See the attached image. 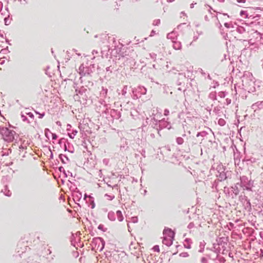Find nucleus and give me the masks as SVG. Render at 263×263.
<instances>
[{
    "instance_id": "f257e3e1",
    "label": "nucleus",
    "mask_w": 263,
    "mask_h": 263,
    "mask_svg": "<svg viewBox=\"0 0 263 263\" xmlns=\"http://www.w3.org/2000/svg\"><path fill=\"white\" fill-rule=\"evenodd\" d=\"M252 74L249 72L245 73L242 78L243 89L249 92L255 90L254 81L252 79Z\"/></svg>"
},
{
    "instance_id": "f03ea898",
    "label": "nucleus",
    "mask_w": 263,
    "mask_h": 263,
    "mask_svg": "<svg viewBox=\"0 0 263 263\" xmlns=\"http://www.w3.org/2000/svg\"><path fill=\"white\" fill-rule=\"evenodd\" d=\"M104 66L105 67V78L106 79L110 77L113 72L118 70L117 63L114 59L108 60Z\"/></svg>"
},
{
    "instance_id": "7ed1b4c3",
    "label": "nucleus",
    "mask_w": 263,
    "mask_h": 263,
    "mask_svg": "<svg viewBox=\"0 0 263 263\" xmlns=\"http://www.w3.org/2000/svg\"><path fill=\"white\" fill-rule=\"evenodd\" d=\"M77 84L74 83L73 87L75 88L76 95L74 96L75 99H82L83 101H86L88 99V95L89 94V89H87L84 86L79 88L77 86Z\"/></svg>"
},
{
    "instance_id": "20e7f679",
    "label": "nucleus",
    "mask_w": 263,
    "mask_h": 263,
    "mask_svg": "<svg viewBox=\"0 0 263 263\" xmlns=\"http://www.w3.org/2000/svg\"><path fill=\"white\" fill-rule=\"evenodd\" d=\"M98 67V66L95 64H90L85 66L84 64H82L79 69V73L81 76H91Z\"/></svg>"
},
{
    "instance_id": "39448f33",
    "label": "nucleus",
    "mask_w": 263,
    "mask_h": 263,
    "mask_svg": "<svg viewBox=\"0 0 263 263\" xmlns=\"http://www.w3.org/2000/svg\"><path fill=\"white\" fill-rule=\"evenodd\" d=\"M240 182L239 183V187L242 188L243 190L248 191H252L254 181L249 179L246 176H242L240 178Z\"/></svg>"
},
{
    "instance_id": "423d86ee",
    "label": "nucleus",
    "mask_w": 263,
    "mask_h": 263,
    "mask_svg": "<svg viewBox=\"0 0 263 263\" xmlns=\"http://www.w3.org/2000/svg\"><path fill=\"white\" fill-rule=\"evenodd\" d=\"M1 135L3 139L7 142H12L15 139V136L16 138L17 137L16 132L13 130L10 129L8 127L6 128L5 130L3 132Z\"/></svg>"
},
{
    "instance_id": "0eeeda50",
    "label": "nucleus",
    "mask_w": 263,
    "mask_h": 263,
    "mask_svg": "<svg viewBox=\"0 0 263 263\" xmlns=\"http://www.w3.org/2000/svg\"><path fill=\"white\" fill-rule=\"evenodd\" d=\"M91 243L93 248L99 250V252H101L103 250L105 245V241L101 237L93 238Z\"/></svg>"
},
{
    "instance_id": "6e6552de",
    "label": "nucleus",
    "mask_w": 263,
    "mask_h": 263,
    "mask_svg": "<svg viewBox=\"0 0 263 263\" xmlns=\"http://www.w3.org/2000/svg\"><path fill=\"white\" fill-rule=\"evenodd\" d=\"M147 92L146 88L143 86H139L137 88L132 89L133 98L137 99L142 95H145Z\"/></svg>"
},
{
    "instance_id": "1a4fd4ad",
    "label": "nucleus",
    "mask_w": 263,
    "mask_h": 263,
    "mask_svg": "<svg viewBox=\"0 0 263 263\" xmlns=\"http://www.w3.org/2000/svg\"><path fill=\"white\" fill-rule=\"evenodd\" d=\"M59 144L61 148H63L64 151H68L71 153L74 152V148L69 142L67 139L61 138L59 140Z\"/></svg>"
},
{
    "instance_id": "9d476101",
    "label": "nucleus",
    "mask_w": 263,
    "mask_h": 263,
    "mask_svg": "<svg viewBox=\"0 0 263 263\" xmlns=\"http://www.w3.org/2000/svg\"><path fill=\"white\" fill-rule=\"evenodd\" d=\"M105 107H110L109 101L104 100V99L100 98L96 105V111L99 113H101V111H102V109Z\"/></svg>"
},
{
    "instance_id": "9b49d317",
    "label": "nucleus",
    "mask_w": 263,
    "mask_h": 263,
    "mask_svg": "<svg viewBox=\"0 0 263 263\" xmlns=\"http://www.w3.org/2000/svg\"><path fill=\"white\" fill-rule=\"evenodd\" d=\"M239 200L242 204L244 209L248 211H250L251 210V202L249 199H248V197L245 195L244 193H242L239 196Z\"/></svg>"
},
{
    "instance_id": "f8f14e48",
    "label": "nucleus",
    "mask_w": 263,
    "mask_h": 263,
    "mask_svg": "<svg viewBox=\"0 0 263 263\" xmlns=\"http://www.w3.org/2000/svg\"><path fill=\"white\" fill-rule=\"evenodd\" d=\"M172 127L171 123L165 120L164 119L161 120H158V125L156 126L155 128L158 131V133L159 134V130L163 128H166L168 129Z\"/></svg>"
},
{
    "instance_id": "ddd939ff",
    "label": "nucleus",
    "mask_w": 263,
    "mask_h": 263,
    "mask_svg": "<svg viewBox=\"0 0 263 263\" xmlns=\"http://www.w3.org/2000/svg\"><path fill=\"white\" fill-rule=\"evenodd\" d=\"M239 183L238 182L234 184L233 186H232L230 187L231 189V194H230V197L232 198H235L237 197V196L239 194V193L240 192L239 189Z\"/></svg>"
},
{
    "instance_id": "4468645a",
    "label": "nucleus",
    "mask_w": 263,
    "mask_h": 263,
    "mask_svg": "<svg viewBox=\"0 0 263 263\" xmlns=\"http://www.w3.org/2000/svg\"><path fill=\"white\" fill-rule=\"evenodd\" d=\"M72 196L73 197V200L78 206H81L79 203H78V201H80L82 197V193L76 188L74 191L72 192Z\"/></svg>"
},
{
    "instance_id": "2eb2a0df",
    "label": "nucleus",
    "mask_w": 263,
    "mask_h": 263,
    "mask_svg": "<svg viewBox=\"0 0 263 263\" xmlns=\"http://www.w3.org/2000/svg\"><path fill=\"white\" fill-rule=\"evenodd\" d=\"M163 233L165 236L170 238H173V239H174L175 233L172 231L171 229L168 228H165Z\"/></svg>"
},
{
    "instance_id": "dca6fc26",
    "label": "nucleus",
    "mask_w": 263,
    "mask_h": 263,
    "mask_svg": "<svg viewBox=\"0 0 263 263\" xmlns=\"http://www.w3.org/2000/svg\"><path fill=\"white\" fill-rule=\"evenodd\" d=\"M110 115L114 119L118 120L120 118L121 114L120 111L115 109H112L110 110Z\"/></svg>"
},
{
    "instance_id": "f3484780",
    "label": "nucleus",
    "mask_w": 263,
    "mask_h": 263,
    "mask_svg": "<svg viewBox=\"0 0 263 263\" xmlns=\"http://www.w3.org/2000/svg\"><path fill=\"white\" fill-rule=\"evenodd\" d=\"M145 123L147 124L151 125L153 128H155L156 126L158 125V120H156L154 117L153 118H146Z\"/></svg>"
},
{
    "instance_id": "a211bd4d",
    "label": "nucleus",
    "mask_w": 263,
    "mask_h": 263,
    "mask_svg": "<svg viewBox=\"0 0 263 263\" xmlns=\"http://www.w3.org/2000/svg\"><path fill=\"white\" fill-rule=\"evenodd\" d=\"M121 143L119 145L120 151L123 152L127 150L128 148V146H127L128 143L126 139L121 138Z\"/></svg>"
},
{
    "instance_id": "6ab92c4d",
    "label": "nucleus",
    "mask_w": 263,
    "mask_h": 263,
    "mask_svg": "<svg viewBox=\"0 0 263 263\" xmlns=\"http://www.w3.org/2000/svg\"><path fill=\"white\" fill-rule=\"evenodd\" d=\"M107 93H108V89L107 88L102 86L101 88V90L100 92V95L101 98L104 99V100H107Z\"/></svg>"
},
{
    "instance_id": "aec40b11",
    "label": "nucleus",
    "mask_w": 263,
    "mask_h": 263,
    "mask_svg": "<svg viewBox=\"0 0 263 263\" xmlns=\"http://www.w3.org/2000/svg\"><path fill=\"white\" fill-rule=\"evenodd\" d=\"M174 239H173V238H170L167 237L166 236H164L163 240H162V242L164 245H165L168 247H170L172 245Z\"/></svg>"
},
{
    "instance_id": "412c9836",
    "label": "nucleus",
    "mask_w": 263,
    "mask_h": 263,
    "mask_svg": "<svg viewBox=\"0 0 263 263\" xmlns=\"http://www.w3.org/2000/svg\"><path fill=\"white\" fill-rule=\"evenodd\" d=\"M59 158L63 164H66L69 162V159L66 155L61 154L59 155Z\"/></svg>"
},
{
    "instance_id": "4be33fe9",
    "label": "nucleus",
    "mask_w": 263,
    "mask_h": 263,
    "mask_svg": "<svg viewBox=\"0 0 263 263\" xmlns=\"http://www.w3.org/2000/svg\"><path fill=\"white\" fill-rule=\"evenodd\" d=\"M235 28H236L235 30L240 34H245L247 33L246 32V29L243 27L240 26H237Z\"/></svg>"
},
{
    "instance_id": "5701e85b",
    "label": "nucleus",
    "mask_w": 263,
    "mask_h": 263,
    "mask_svg": "<svg viewBox=\"0 0 263 263\" xmlns=\"http://www.w3.org/2000/svg\"><path fill=\"white\" fill-rule=\"evenodd\" d=\"M173 43V48L176 50H180L181 48V43L179 41H172Z\"/></svg>"
},
{
    "instance_id": "b1692460",
    "label": "nucleus",
    "mask_w": 263,
    "mask_h": 263,
    "mask_svg": "<svg viewBox=\"0 0 263 263\" xmlns=\"http://www.w3.org/2000/svg\"><path fill=\"white\" fill-rule=\"evenodd\" d=\"M192 240L190 238H186L184 240V247L186 249H190L191 248Z\"/></svg>"
},
{
    "instance_id": "393cba45",
    "label": "nucleus",
    "mask_w": 263,
    "mask_h": 263,
    "mask_svg": "<svg viewBox=\"0 0 263 263\" xmlns=\"http://www.w3.org/2000/svg\"><path fill=\"white\" fill-rule=\"evenodd\" d=\"M116 214L114 212L110 211L108 213V218L111 221H115L116 219Z\"/></svg>"
},
{
    "instance_id": "a878e982",
    "label": "nucleus",
    "mask_w": 263,
    "mask_h": 263,
    "mask_svg": "<svg viewBox=\"0 0 263 263\" xmlns=\"http://www.w3.org/2000/svg\"><path fill=\"white\" fill-rule=\"evenodd\" d=\"M128 89V86L127 85H124L122 88V89L121 91V92H119L118 93L120 95L121 93L122 96L124 97H126V95L127 93Z\"/></svg>"
},
{
    "instance_id": "bb28decb",
    "label": "nucleus",
    "mask_w": 263,
    "mask_h": 263,
    "mask_svg": "<svg viewBox=\"0 0 263 263\" xmlns=\"http://www.w3.org/2000/svg\"><path fill=\"white\" fill-rule=\"evenodd\" d=\"M78 133L76 129H70V131L68 133V136L71 139H73L77 133Z\"/></svg>"
},
{
    "instance_id": "cd10ccee",
    "label": "nucleus",
    "mask_w": 263,
    "mask_h": 263,
    "mask_svg": "<svg viewBox=\"0 0 263 263\" xmlns=\"http://www.w3.org/2000/svg\"><path fill=\"white\" fill-rule=\"evenodd\" d=\"M116 216L117 217V218L119 221H122L124 217L122 215V212L120 210H118L116 212Z\"/></svg>"
},
{
    "instance_id": "c85d7f7f",
    "label": "nucleus",
    "mask_w": 263,
    "mask_h": 263,
    "mask_svg": "<svg viewBox=\"0 0 263 263\" xmlns=\"http://www.w3.org/2000/svg\"><path fill=\"white\" fill-rule=\"evenodd\" d=\"M218 177V179L221 181L225 180L227 178L226 174L224 172L220 173Z\"/></svg>"
},
{
    "instance_id": "c756f323",
    "label": "nucleus",
    "mask_w": 263,
    "mask_h": 263,
    "mask_svg": "<svg viewBox=\"0 0 263 263\" xmlns=\"http://www.w3.org/2000/svg\"><path fill=\"white\" fill-rule=\"evenodd\" d=\"M89 201L90 204V207L91 209H93L95 207V203L94 201V198L90 195H89Z\"/></svg>"
},
{
    "instance_id": "7c9ffc66",
    "label": "nucleus",
    "mask_w": 263,
    "mask_h": 263,
    "mask_svg": "<svg viewBox=\"0 0 263 263\" xmlns=\"http://www.w3.org/2000/svg\"><path fill=\"white\" fill-rule=\"evenodd\" d=\"M209 97L210 99H211L213 100H217V96H216V91L211 92L209 94Z\"/></svg>"
},
{
    "instance_id": "2f4dec72",
    "label": "nucleus",
    "mask_w": 263,
    "mask_h": 263,
    "mask_svg": "<svg viewBox=\"0 0 263 263\" xmlns=\"http://www.w3.org/2000/svg\"><path fill=\"white\" fill-rule=\"evenodd\" d=\"M208 134V133L206 132L202 131L200 132H198L196 135V137H201L203 138V137H206Z\"/></svg>"
},
{
    "instance_id": "473e14b6",
    "label": "nucleus",
    "mask_w": 263,
    "mask_h": 263,
    "mask_svg": "<svg viewBox=\"0 0 263 263\" xmlns=\"http://www.w3.org/2000/svg\"><path fill=\"white\" fill-rule=\"evenodd\" d=\"M111 106V105L110 104V106ZM102 109V111H101V113L102 114H105L106 115H109L110 114V110H111L110 109V107H105L103 109Z\"/></svg>"
},
{
    "instance_id": "72a5a7b5",
    "label": "nucleus",
    "mask_w": 263,
    "mask_h": 263,
    "mask_svg": "<svg viewBox=\"0 0 263 263\" xmlns=\"http://www.w3.org/2000/svg\"><path fill=\"white\" fill-rule=\"evenodd\" d=\"M230 192H231L230 187H224V192L227 195V196H228L229 197H230V194H231Z\"/></svg>"
},
{
    "instance_id": "f704fd0d",
    "label": "nucleus",
    "mask_w": 263,
    "mask_h": 263,
    "mask_svg": "<svg viewBox=\"0 0 263 263\" xmlns=\"http://www.w3.org/2000/svg\"><path fill=\"white\" fill-rule=\"evenodd\" d=\"M175 35V33L174 32L169 33L167 34V38L172 39L173 41L175 39V37H174Z\"/></svg>"
},
{
    "instance_id": "c9c22d12",
    "label": "nucleus",
    "mask_w": 263,
    "mask_h": 263,
    "mask_svg": "<svg viewBox=\"0 0 263 263\" xmlns=\"http://www.w3.org/2000/svg\"><path fill=\"white\" fill-rule=\"evenodd\" d=\"M240 15L243 18H247L248 17L247 12L246 11L241 10L240 12Z\"/></svg>"
},
{
    "instance_id": "e433bc0d",
    "label": "nucleus",
    "mask_w": 263,
    "mask_h": 263,
    "mask_svg": "<svg viewBox=\"0 0 263 263\" xmlns=\"http://www.w3.org/2000/svg\"><path fill=\"white\" fill-rule=\"evenodd\" d=\"M227 93L226 91H220L218 92V95L219 97L223 98L227 96Z\"/></svg>"
},
{
    "instance_id": "4c0bfd02",
    "label": "nucleus",
    "mask_w": 263,
    "mask_h": 263,
    "mask_svg": "<svg viewBox=\"0 0 263 263\" xmlns=\"http://www.w3.org/2000/svg\"><path fill=\"white\" fill-rule=\"evenodd\" d=\"M218 124L220 126H224L226 124V121L223 119L220 118L218 121Z\"/></svg>"
},
{
    "instance_id": "58836bf2",
    "label": "nucleus",
    "mask_w": 263,
    "mask_h": 263,
    "mask_svg": "<svg viewBox=\"0 0 263 263\" xmlns=\"http://www.w3.org/2000/svg\"><path fill=\"white\" fill-rule=\"evenodd\" d=\"M176 142L178 144L181 145V144H183V143L184 142V140L181 137H178L176 138Z\"/></svg>"
},
{
    "instance_id": "ea45409f",
    "label": "nucleus",
    "mask_w": 263,
    "mask_h": 263,
    "mask_svg": "<svg viewBox=\"0 0 263 263\" xmlns=\"http://www.w3.org/2000/svg\"><path fill=\"white\" fill-rule=\"evenodd\" d=\"M59 171L61 173H63V174L64 175L65 177H67V173L66 172L65 170H64L63 166H60L59 167Z\"/></svg>"
},
{
    "instance_id": "a19ab883",
    "label": "nucleus",
    "mask_w": 263,
    "mask_h": 263,
    "mask_svg": "<svg viewBox=\"0 0 263 263\" xmlns=\"http://www.w3.org/2000/svg\"><path fill=\"white\" fill-rule=\"evenodd\" d=\"M9 52L10 51L8 50V47L7 46L5 48L2 49L1 50L0 53H1L2 54H6L9 53Z\"/></svg>"
},
{
    "instance_id": "79ce46f5",
    "label": "nucleus",
    "mask_w": 263,
    "mask_h": 263,
    "mask_svg": "<svg viewBox=\"0 0 263 263\" xmlns=\"http://www.w3.org/2000/svg\"><path fill=\"white\" fill-rule=\"evenodd\" d=\"M9 16L7 15V16L4 18L5 24L6 25H9L11 23V20L9 18Z\"/></svg>"
},
{
    "instance_id": "37998d69",
    "label": "nucleus",
    "mask_w": 263,
    "mask_h": 263,
    "mask_svg": "<svg viewBox=\"0 0 263 263\" xmlns=\"http://www.w3.org/2000/svg\"><path fill=\"white\" fill-rule=\"evenodd\" d=\"M98 229L102 231L103 232H106L107 231V228H105L104 226L102 224L99 225Z\"/></svg>"
},
{
    "instance_id": "c03bdc74",
    "label": "nucleus",
    "mask_w": 263,
    "mask_h": 263,
    "mask_svg": "<svg viewBox=\"0 0 263 263\" xmlns=\"http://www.w3.org/2000/svg\"><path fill=\"white\" fill-rule=\"evenodd\" d=\"M105 196L107 198V199H108V200H112L115 198L114 195H110L107 194H106L105 195Z\"/></svg>"
},
{
    "instance_id": "a18cd8bd",
    "label": "nucleus",
    "mask_w": 263,
    "mask_h": 263,
    "mask_svg": "<svg viewBox=\"0 0 263 263\" xmlns=\"http://www.w3.org/2000/svg\"><path fill=\"white\" fill-rule=\"evenodd\" d=\"M224 25L227 28H235V27L231 23H225L224 24Z\"/></svg>"
},
{
    "instance_id": "49530a36",
    "label": "nucleus",
    "mask_w": 263,
    "mask_h": 263,
    "mask_svg": "<svg viewBox=\"0 0 263 263\" xmlns=\"http://www.w3.org/2000/svg\"><path fill=\"white\" fill-rule=\"evenodd\" d=\"M26 148H27L26 146H23L22 145H21L19 146V151H20L19 154L21 155L22 151H24V149H26Z\"/></svg>"
},
{
    "instance_id": "de8ad7c7",
    "label": "nucleus",
    "mask_w": 263,
    "mask_h": 263,
    "mask_svg": "<svg viewBox=\"0 0 263 263\" xmlns=\"http://www.w3.org/2000/svg\"><path fill=\"white\" fill-rule=\"evenodd\" d=\"M205 246V242L203 241V242H201L200 243V250L199 252H202L203 251L204 248Z\"/></svg>"
},
{
    "instance_id": "09e8293b",
    "label": "nucleus",
    "mask_w": 263,
    "mask_h": 263,
    "mask_svg": "<svg viewBox=\"0 0 263 263\" xmlns=\"http://www.w3.org/2000/svg\"><path fill=\"white\" fill-rule=\"evenodd\" d=\"M179 256L182 257H187L189 255L187 252H182L179 254Z\"/></svg>"
},
{
    "instance_id": "8fccbe9b",
    "label": "nucleus",
    "mask_w": 263,
    "mask_h": 263,
    "mask_svg": "<svg viewBox=\"0 0 263 263\" xmlns=\"http://www.w3.org/2000/svg\"><path fill=\"white\" fill-rule=\"evenodd\" d=\"M153 249L154 251L159 252L160 251L159 247L158 245H155L153 247Z\"/></svg>"
},
{
    "instance_id": "3c124183",
    "label": "nucleus",
    "mask_w": 263,
    "mask_h": 263,
    "mask_svg": "<svg viewBox=\"0 0 263 263\" xmlns=\"http://www.w3.org/2000/svg\"><path fill=\"white\" fill-rule=\"evenodd\" d=\"M160 23V20L157 19L153 22V25L155 26H158Z\"/></svg>"
},
{
    "instance_id": "603ef678",
    "label": "nucleus",
    "mask_w": 263,
    "mask_h": 263,
    "mask_svg": "<svg viewBox=\"0 0 263 263\" xmlns=\"http://www.w3.org/2000/svg\"><path fill=\"white\" fill-rule=\"evenodd\" d=\"M48 132L49 133H51L50 130L48 129V128H46L45 129V136L48 138L49 139V137H48Z\"/></svg>"
},
{
    "instance_id": "864d4df0",
    "label": "nucleus",
    "mask_w": 263,
    "mask_h": 263,
    "mask_svg": "<svg viewBox=\"0 0 263 263\" xmlns=\"http://www.w3.org/2000/svg\"><path fill=\"white\" fill-rule=\"evenodd\" d=\"M138 219L137 217H133L132 218V221L133 223H137L138 222Z\"/></svg>"
},
{
    "instance_id": "5fc2aeb1",
    "label": "nucleus",
    "mask_w": 263,
    "mask_h": 263,
    "mask_svg": "<svg viewBox=\"0 0 263 263\" xmlns=\"http://www.w3.org/2000/svg\"><path fill=\"white\" fill-rule=\"evenodd\" d=\"M21 118L23 121H28V119L26 116L23 114L21 115Z\"/></svg>"
},
{
    "instance_id": "6e6d98bb",
    "label": "nucleus",
    "mask_w": 263,
    "mask_h": 263,
    "mask_svg": "<svg viewBox=\"0 0 263 263\" xmlns=\"http://www.w3.org/2000/svg\"><path fill=\"white\" fill-rule=\"evenodd\" d=\"M7 127L0 126V134L2 135Z\"/></svg>"
},
{
    "instance_id": "4d7b16f0",
    "label": "nucleus",
    "mask_w": 263,
    "mask_h": 263,
    "mask_svg": "<svg viewBox=\"0 0 263 263\" xmlns=\"http://www.w3.org/2000/svg\"><path fill=\"white\" fill-rule=\"evenodd\" d=\"M194 224L193 222H190L189 224H188V226H187V228L189 229H192L193 228H194Z\"/></svg>"
},
{
    "instance_id": "13d9d810",
    "label": "nucleus",
    "mask_w": 263,
    "mask_h": 263,
    "mask_svg": "<svg viewBox=\"0 0 263 263\" xmlns=\"http://www.w3.org/2000/svg\"><path fill=\"white\" fill-rule=\"evenodd\" d=\"M221 34H222V35H223V38H224L226 40H228V37L227 33H226V34H225V33H224V32H223L222 31H221Z\"/></svg>"
},
{
    "instance_id": "bf43d9fd",
    "label": "nucleus",
    "mask_w": 263,
    "mask_h": 263,
    "mask_svg": "<svg viewBox=\"0 0 263 263\" xmlns=\"http://www.w3.org/2000/svg\"><path fill=\"white\" fill-rule=\"evenodd\" d=\"M219 261H220L221 262H222V263H224L226 261V260L223 257H220L219 258Z\"/></svg>"
},
{
    "instance_id": "052dcab7",
    "label": "nucleus",
    "mask_w": 263,
    "mask_h": 263,
    "mask_svg": "<svg viewBox=\"0 0 263 263\" xmlns=\"http://www.w3.org/2000/svg\"><path fill=\"white\" fill-rule=\"evenodd\" d=\"M52 134V139L53 140H56L58 138V136L55 133H51Z\"/></svg>"
},
{
    "instance_id": "680f3d73",
    "label": "nucleus",
    "mask_w": 263,
    "mask_h": 263,
    "mask_svg": "<svg viewBox=\"0 0 263 263\" xmlns=\"http://www.w3.org/2000/svg\"><path fill=\"white\" fill-rule=\"evenodd\" d=\"M170 111L168 109H165L164 111V115L165 116H167L169 115Z\"/></svg>"
},
{
    "instance_id": "e2e57ef3",
    "label": "nucleus",
    "mask_w": 263,
    "mask_h": 263,
    "mask_svg": "<svg viewBox=\"0 0 263 263\" xmlns=\"http://www.w3.org/2000/svg\"><path fill=\"white\" fill-rule=\"evenodd\" d=\"M226 104L227 105H229L231 104V100L230 99H229V98H227L226 100Z\"/></svg>"
},
{
    "instance_id": "0e129e2a",
    "label": "nucleus",
    "mask_w": 263,
    "mask_h": 263,
    "mask_svg": "<svg viewBox=\"0 0 263 263\" xmlns=\"http://www.w3.org/2000/svg\"><path fill=\"white\" fill-rule=\"evenodd\" d=\"M220 110V109L217 107H216L213 109V112H215L216 114L218 113V111Z\"/></svg>"
},
{
    "instance_id": "69168bd1",
    "label": "nucleus",
    "mask_w": 263,
    "mask_h": 263,
    "mask_svg": "<svg viewBox=\"0 0 263 263\" xmlns=\"http://www.w3.org/2000/svg\"><path fill=\"white\" fill-rule=\"evenodd\" d=\"M71 245H72L73 246L75 247V246H75V242H76V241H75V238H74V237L73 238H72V239H71Z\"/></svg>"
},
{
    "instance_id": "338daca9",
    "label": "nucleus",
    "mask_w": 263,
    "mask_h": 263,
    "mask_svg": "<svg viewBox=\"0 0 263 263\" xmlns=\"http://www.w3.org/2000/svg\"><path fill=\"white\" fill-rule=\"evenodd\" d=\"M201 261V262H202V263H206V262L207 261V259L205 257H202Z\"/></svg>"
},
{
    "instance_id": "774afa93",
    "label": "nucleus",
    "mask_w": 263,
    "mask_h": 263,
    "mask_svg": "<svg viewBox=\"0 0 263 263\" xmlns=\"http://www.w3.org/2000/svg\"><path fill=\"white\" fill-rule=\"evenodd\" d=\"M45 114L44 112H43L42 113H40L39 114V118H40V119L42 118L45 116Z\"/></svg>"
}]
</instances>
